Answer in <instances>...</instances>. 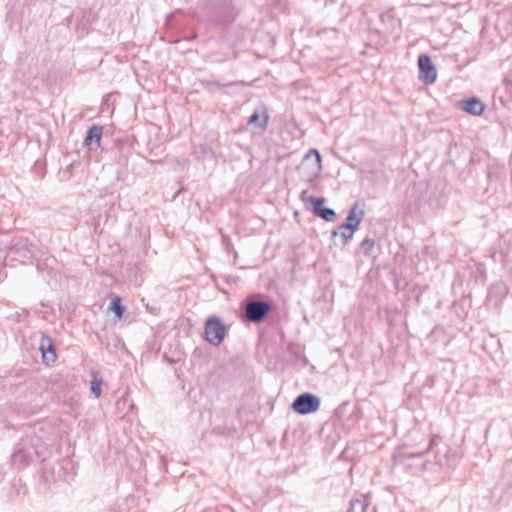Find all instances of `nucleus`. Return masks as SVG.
I'll return each instance as SVG.
<instances>
[{"instance_id": "nucleus-1", "label": "nucleus", "mask_w": 512, "mask_h": 512, "mask_svg": "<svg viewBox=\"0 0 512 512\" xmlns=\"http://www.w3.org/2000/svg\"><path fill=\"white\" fill-rule=\"evenodd\" d=\"M196 13L212 22H231L237 15L232 0H203L197 7Z\"/></svg>"}, {"instance_id": "nucleus-2", "label": "nucleus", "mask_w": 512, "mask_h": 512, "mask_svg": "<svg viewBox=\"0 0 512 512\" xmlns=\"http://www.w3.org/2000/svg\"><path fill=\"white\" fill-rule=\"evenodd\" d=\"M439 440L438 436H433L427 448L424 451H408L403 448H399L395 450L392 455L393 466H404L405 468L411 470L413 473L418 471H423L426 469V463L422 461V456L424 453L429 451L434 445H436V441Z\"/></svg>"}, {"instance_id": "nucleus-3", "label": "nucleus", "mask_w": 512, "mask_h": 512, "mask_svg": "<svg viewBox=\"0 0 512 512\" xmlns=\"http://www.w3.org/2000/svg\"><path fill=\"white\" fill-rule=\"evenodd\" d=\"M39 438L26 435L17 443L11 461L18 469L26 467L35 456H38L37 443Z\"/></svg>"}, {"instance_id": "nucleus-4", "label": "nucleus", "mask_w": 512, "mask_h": 512, "mask_svg": "<svg viewBox=\"0 0 512 512\" xmlns=\"http://www.w3.org/2000/svg\"><path fill=\"white\" fill-rule=\"evenodd\" d=\"M321 154L316 149H310L303 157L298 167L305 181L311 182L316 179L322 171Z\"/></svg>"}, {"instance_id": "nucleus-5", "label": "nucleus", "mask_w": 512, "mask_h": 512, "mask_svg": "<svg viewBox=\"0 0 512 512\" xmlns=\"http://www.w3.org/2000/svg\"><path fill=\"white\" fill-rule=\"evenodd\" d=\"M245 318L252 323H260L272 311V305L263 300H247L244 307Z\"/></svg>"}, {"instance_id": "nucleus-6", "label": "nucleus", "mask_w": 512, "mask_h": 512, "mask_svg": "<svg viewBox=\"0 0 512 512\" xmlns=\"http://www.w3.org/2000/svg\"><path fill=\"white\" fill-rule=\"evenodd\" d=\"M226 326L218 316H210L205 323V339L213 345L219 346L226 337Z\"/></svg>"}, {"instance_id": "nucleus-7", "label": "nucleus", "mask_w": 512, "mask_h": 512, "mask_svg": "<svg viewBox=\"0 0 512 512\" xmlns=\"http://www.w3.org/2000/svg\"><path fill=\"white\" fill-rule=\"evenodd\" d=\"M36 247L31 244L28 239L18 238L15 239L12 246L9 248L5 256V262L8 260L23 261L35 256Z\"/></svg>"}, {"instance_id": "nucleus-8", "label": "nucleus", "mask_w": 512, "mask_h": 512, "mask_svg": "<svg viewBox=\"0 0 512 512\" xmlns=\"http://www.w3.org/2000/svg\"><path fill=\"white\" fill-rule=\"evenodd\" d=\"M319 407V397L309 392L298 395L292 403V409L300 415L314 413L319 409Z\"/></svg>"}, {"instance_id": "nucleus-9", "label": "nucleus", "mask_w": 512, "mask_h": 512, "mask_svg": "<svg viewBox=\"0 0 512 512\" xmlns=\"http://www.w3.org/2000/svg\"><path fill=\"white\" fill-rule=\"evenodd\" d=\"M301 197H302L303 200L306 199L309 203L312 204L313 213L317 217H319V218H321V219H323V220H325L327 222H331V221L335 220V218L337 216L336 212L333 209L324 206L325 199L317 198V197L312 196V195L308 196L306 198V191L302 192Z\"/></svg>"}, {"instance_id": "nucleus-10", "label": "nucleus", "mask_w": 512, "mask_h": 512, "mask_svg": "<svg viewBox=\"0 0 512 512\" xmlns=\"http://www.w3.org/2000/svg\"><path fill=\"white\" fill-rule=\"evenodd\" d=\"M419 79L427 85L433 84L437 78L436 67L430 56L421 54L418 57Z\"/></svg>"}, {"instance_id": "nucleus-11", "label": "nucleus", "mask_w": 512, "mask_h": 512, "mask_svg": "<svg viewBox=\"0 0 512 512\" xmlns=\"http://www.w3.org/2000/svg\"><path fill=\"white\" fill-rule=\"evenodd\" d=\"M364 217L363 209L359 208V203L355 202L348 212L346 217V221L341 224V228H352L354 230L358 229L359 224L361 223Z\"/></svg>"}, {"instance_id": "nucleus-12", "label": "nucleus", "mask_w": 512, "mask_h": 512, "mask_svg": "<svg viewBox=\"0 0 512 512\" xmlns=\"http://www.w3.org/2000/svg\"><path fill=\"white\" fill-rule=\"evenodd\" d=\"M103 127L99 125L91 126L84 138V146L90 151L100 147V141L102 138Z\"/></svg>"}, {"instance_id": "nucleus-13", "label": "nucleus", "mask_w": 512, "mask_h": 512, "mask_svg": "<svg viewBox=\"0 0 512 512\" xmlns=\"http://www.w3.org/2000/svg\"><path fill=\"white\" fill-rule=\"evenodd\" d=\"M39 350L42 353L43 360L49 364L56 361V352H55V346L53 343V340L51 337L42 335L40 343H39Z\"/></svg>"}, {"instance_id": "nucleus-14", "label": "nucleus", "mask_w": 512, "mask_h": 512, "mask_svg": "<svg viewBox=\"0 0 512 512\" xmlns=\"http://www.w3.org/2000/svg\"><path fill=\"white\" fill-rule=\"evenodd\" d=\"M460 107L465 112H467L471 115H474V116L481 115L485 109L484 103L476 97H471V98L461 101Z\"/></svg>"}, {"instance_id": "nucleus-15", "label": "nucleus", "mask_w": 512, "mask_h": 512, "mask_svg": "<svg viewBox=\"0 0 512 512\" xmlns=\"http://www.w3.org/2000/svg\"><path fill=\"white\" fill-rule=\"evenodd\" d=\"M268 120H269V115L266 110L264 111L262 120H260L259 112L257 110H255L253 112V114L249 117L247 123L250 125H255L256 127L260 128L261 130H266Z\"/></svg>"}, {"instance_id": "nucleus-16", "label": "nucleus", "mask_w": 512, "mask_h": 512, "mask_svg": "<svg viewBox=\"0 0 512 512\" xmlns=\"http://www.w3.org/2000/svg\"><path fill=\"white\" fill-rule=\"evenodd\" d=\"M356 230L352 228H341V225L338 226L337 229L333 230L331 233L332 239L337 236L341 237L342 245H346L353 237Z\"/></svg>"}, {"instance_id": "nucleus-17", "label": "nucleus", "mask_w": 512, "mask_h": 512, "mask_svg": "<svg viewBox=\"0 0 512 512\" xmlns=\"http://www.w3.org/2000/svg\"><path fill=\"white\" fill-rule=\"evenodd\" d=\"M366 508V498L364 496H361L359 498L351 499L350 506L347 512H365Z\"/></svg>"}, {"instance_id": "nucleus-18", "label": "nucleus", "mask_w": 512, "mask_h": 512, "mask_svg": "<svg viewBox=\"0 0 512 512\" xmlns=\"http://www.w3.org/2000/svg\"><path fill=\"white\" fill-rule=\"evenodd\" d=\"M109 310H111L118 319H120L123 316L125 308L121 304L120 297L116 296L111 300Z\"/></svg>"}, {"instance_id": "nucleus-19", "label": "nucleus", "mask_w": 512, "mask_h": 512, "mask_svg": "<svg viewBox=\"0 0 512 512\" xmlns=\"http://www.w3.org/2000/svg\"><path fill=\"white\" fill-rule=\"evenodd\" d=\"M449 449L446 447L444 452L441 454L440 451L436 453V462L440 467H450L452 465L451 459L448 456Z\"/></svg>"}, {"instance_id": "nucleus-20", "label": "nucleus", "mask_w": 512, "mask_h": 512, "mask_svg": "<svg viewBox=\"0 0 512 512\" xmlns=\"http://www.w3.org/2000/svg\"><path fill=\"white\" fill-rule=\"evenodd\" d=\"M101 384V377L97 374H93V379L91 381V393L97 398L101 395Z\"/></svg>"}, {"instance_id": "nucleus-21", "label": "nucleus", "mask_w": 512, "mask_h": 512, "mask_svg": "<svg viewBox=\"0 0 512 512\" xmlns=\"http://www.w3.org/2000/svg\"><path fill=\"white\" fill-rule=\"evenodd\" d=\"M374 240L372 239H369V238H366L362 241L361 243V249L363 250V252L366 254V255H370L371 254V251L374 247Z\"/></svg>"}, {"instance_id": "nucleus-22", "label": "nucleus", "mask_w": 512, "mask_h": 512, "mask_svg": "<svg viewBox=\"0 0 512 512\" xmlns=\"http://www.w3.org/2000/svg\"><path fill=\"white\" fill-rule=\"evenodd\" d=\"M226 251L228 253H234L235 258H237L238 254H237V252L235 251L233 245L230 242L226 243Z\"/></svg>"}, {"instance_id": "nucleus-23", "label": "nucleus", "mask_w": 512, "mask_h": 512, "mask_svg": "<svg viewBox=\"0 0 512 512\" xmlns=\"http://www.w3.org/2000/svg\"><path fill=\"white\" fill-rule=\"evenodd\" d=\"M6 277L4 268L0 266V282Z\"/></svg>"}]
</instances>
